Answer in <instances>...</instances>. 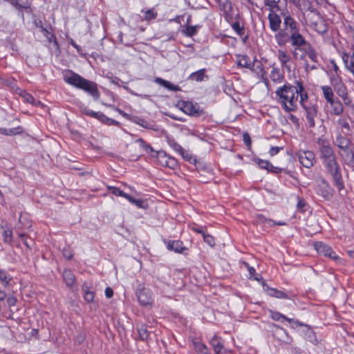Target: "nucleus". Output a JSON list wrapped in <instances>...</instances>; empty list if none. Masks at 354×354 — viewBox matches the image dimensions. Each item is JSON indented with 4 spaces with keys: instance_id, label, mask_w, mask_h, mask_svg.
Returning a JSON list of instances; mask_svg holds the SVG:
<instances>
[{
    "instance_id": "1",
    "label": "nucleus",
    "mask_w": 354,
    "mask_h": 354,
    "mask_svg": "<svg viewBox=\"0 0 354 354\" xmlns=\"http://www.w3.org/2000/svg\"><path fill=\"white\" fill-rule=\"evenodd\" d=\"M64 79L67 84L83 90L91 95L94 100H97L100 98V93L95 82L86 80L71 71L64 75Z\"/></svg>"
},
{
    "instance_id": "2",
    "label": "nucleus",
    "mask_w": 354,
    "mask_h": 354,
    "mask_svg": "<svg viewBox=\"0 0 354 354\" xmlns=\"http://www.w3.org/2000/svg\"><path fill=\"white\" fill-rule=\"evenodd\" d=\"M278 102L287 113L295 111L297 109V90L296 85L284 84L279 87L276 92Z\"/></svg>"
},
{
    "instance_id": "3",
    "label": "nucleus",
    "mask_w": 354,
    "mask_h": 354,
    "mask_svg": "<svg viewBox=\"0 0 354 354\" xmlns=\"http://www.w3.org/2000/svg\"><path fill=\"white\" fill-rule=\"evenodd\" d=\"M274 39L279 46H283L290 41L294 49L306 45V43L308 42L299 32V30L289 33L285 30H281L275 35Z\"/></svg>"
},
{
    "instance_id": "4",
    "label": "nucleus",
    "mask_w": 354,
    "mask_h": 354,
    "mask_svg": "<svg viewBox=\"0 0 354 354\" xmlns=\"http://www.w3.org/2000/svg\"><path fill=\"white\" fill-rule=\"evenodd\" d=\"M323 164L334 182L339 191L344 188L340 167L337 161V158L323 162Z\"/></svg>"
},
{
    "instance_id": "5",
    "label": "nucleus",
    "mask_w": 354,
    "mask_h": 354,
    "mask_svg": "<svg viewBox=\"0 0 354 354\" xmlns=\"http://www.w3.org/2000/svg\"><path fill=\"white\" fill-rule=\"evenodd\" d=\"M292 55L295 59L304 60L308 56L313 62H318V54L310 42H307L306 45L293 49Z\"/></svg>"
},
{
    "instance_id": "6",
    "label": "nucleus",
    "mask_w": 354,
    "mask_h": 354,
    "mask_svg": "<svg viewBox=\"0 0 354 354\" xmlns=\"http://www.w3.org/2000/svg\"><path fill=\"white\" fill-rule=\"evenodd\" d=\"M314 248L319 254L329 257L339 264L343 265L344 263V260L339 256L336 255L333 249L326 243L323 242H315Z\"/></svg>"
},
{
    "instance_id": "7",
    "label": "nucleus",
    "mask_w": 354,
    "mask_h": 354,
    "mask_svg": "<svg viewBox=\"0 0 354 354\" xmlns=\"http://www.w3.org/2000/svg\"><path fill=\"white\" fill-rule=\"evenodd\" d=\"M317 142L319 146L320 158L323 162L337 158L333 149L328 140L319 138L317 139Z\"/></svg>"
},
{
    "instance_id": "8",
    "label": "nucleus",
    "mask_w": 354,
    "mask_h": 354,
    "mask_svg": "<svg viewBox=\"0 0 354 354\" xmlns=\"http://www.w3.org/2000/svg\"><path fill=\"white\" fill-rule=\"evenodd\" d=\"M81 112L84 115L89 116L91 118L97 119L99 121H100L102 123H103L106 125H108V126H111V125L119 126L120 125L119 122H118L113 119L108 118L106 115H105L102 112H95V111H93L89 109L87 107L82 108L81 109Z\"/></svg>"
},
{
    "instance_id": "9",
    "label": "nucleus",
    "mask_w": 354,
    "mask_h": 354,
    "mask_svg": "<svg viewBox=\"0 0 354 354\" xmlns=\"http://www.w3.org/2000/svg\"><path fill=\"white\" fill-rule=\"evenodd\" d=\"M178 104L181 105L180 109L187 115L199 117L203 115L205 112L203 109H201L198 104H194L189 101H180Z\"/></svg>"
},
{
    "instance_id": "10",
    "label": "nucleus",
    "mask_w": 354,
    "mask_h": 354,
    "mask_svg": "<svg viewBox=\"0 0 354 354\" xmlns=\"http://www.w3.org/2000/svg\"><path fill=\"white\" fill-rule=\"evenodd\" d=\"M298 158L300 163L306 168H310L315 162V156L311 151H299L298 152Z\"/></svg>"
},
{
    "instance_id": "11",
    "label": "nucleus",
    "mask_w": 354,
    "mask_h": 354,
    "mask_svg": "<svg viewBox=\"0 0 354 354\" xmlns=\"http://www.w3.org/2000/svg\"><path fill=\"white\" fill-rule=\"evenodd\" d=\"M281 15L283 17V25L285 27L283 30L285 31L292 33L299 30V25L293 17L286 13H282Z\"/></svg>"
},
{
    "instance_id": "12",
    "label": "nucleus",
    "mask_w": 354,
    "mask_h": 354,
    "mask_svg": "<svg viewBox=\"0 0 354 354\" xmlns=\"http://www.w3.org/2000/svg\"><path fill=\"white\" fill-rule=\"evenodd\" d=\"M252 71H254L257 73L259 76L261 77V80L265 84V85L268 87L269 86V80L267 77V73L264 70V67L263 64L257 59H254L252 65H251Z\"/></svg>"
},
{
    "instance_id": "13",
    "label": "nucleus",
    "mask_w": 354,
    "mask_h": 354,
    "mask_svg": "<svg viewBox=\"0 0 354 354\" xmlns=\"http://www.w3.org/2000/svg\"><path fill=\"white\" fill-rule=\"evenodd\" d=\"M306 111V116L310 128L315 126V119L317 115V107L316 105H310L303 108Z\"/></svg>"
},
{
    "instance_id": "14",
    "label": "nucleus",
    "mask_w": 354,
    "mask_h": 354,
    "mask_svg": "<svg viewBox=\"0 0 354 354\" xmlns=\"http://www.w3.org/2000/svg\"><path fill=\"white\" fill-rule=\"evenodd\" d=\"M268 19L269 21L270 28L273 32H278L281 30L280 29L281 19L280 16L277 13H269L268 16Z\"/></svg>"
},
{
    "instance_id": "15",
    "label": "nucleus",
    "mask_w": 354,
    "mask_h": 354,
    "mask_svg": "<svg viewBox=\"0 0 354 354\" xmlns=\"http://www.w3.org/2000/svg\"><path fill=\"white\" fill-rule=\"evenodd\" d=\"M136 293L138 299L142 306H147L151 303V297L148 289L145 288H139Z\"/></svg>"
},
{
    "instance_id": "16",
    "label": "nucleus",
    "mask_w": 354,
    "mask_h": 354,
    "mask_svg": "<svg viewBox=\"0 0 354 354\" xmlns=\"http://www.w3.org/2000/svg\"><path fill=\"white\" fill-rule=\"evenodd\" d=\"M296 88L297 90V98L300 97L299 103L303 108L304 106H307L305 104V101L308 100V95L307 92L305 91V88L303 86V84L300 81L295 82Z\"/></svg>"
},
{
    "instance_id": "17",
    "label": "nucleus",
    "mask_w": 354,
    "mask_h": 354,
    "mask_svg": "<svg viewBox=\"0 0 354 354\" xmlns=\"http://www.w3.org/2000/svg\"><path fill=\"white\" fill-rule=\"evenodd\" d=\"M209 344L212 346L215 354H221V352L224 349L222 339L216 335L213 336Z\"/></svg>"
},
{
    "instance_id": "18",
    "label": "nucleus",
    "mask_w": 354,
    "mask_h": 354,
    "mask_svg": "<svg viewBox=\"0 0 354 354\" xmlns=\"http://www.w3.org/2000/svg\"><path fill=\"white\" fill-rule=\"evenodd\" d=\"M151 154L152 157H156L157 159V162L161 166L165 167L167 165V160L169 158V156L164 151H152Z\"/></svg>"
},
{
    "instance_id": "19",
    "label": "nucleus",
    "mask_w": 354,
    "mask_h": 354,
    "mask_svg": "<svg viewBox=\"0 0 354 354\" xmlns=\"http://www.w3.org/2000/svg\"><path fill=\"white\" fill-rule=\"evenodd\" d=\"M167 249L175 252L183 253L186 248L183 246V243L180 241H170L167 244Z\"/></svg>"
},
{
    "instance_id": "20",
    "label": "nucleus",
    "mask_w": 354,
    "mask_h": 354,
    "mask_svg": "<svg viewBox=\"0 0 354 354\" xmlns=\"http://www.w3.org/2000/svg\"><path fill=\"white\" fill-rule=\"evenodd\" d=\"M155 82L159 84L160 85L164 86L165 88L174 91H181V88L178 85H174L171 84L170 82L163 80L160 77H156L155 79Z\"/></svg>"
},
{
    "instance_id": "21",
    "label": "nucleus",
    "mask_w": 354,
    "mask_h": 354,
    "mask_svg": "<svg viewBox=\"0 0 354 354\" xmlns=\"http://www.w3.org/2000/svg\"><path fill=\"white\" fill-rule=\"evenodd\" d=\"M262 283H263V287H266V290L268 292V295L270 296H272V297H274L276 298H279V299H288V296L285 292H283L281 290H279L277 289H275V288H269L268 286H266V284L265 283L264 281H263Z\"/></svg>"
},
{
    "instance_id": "22",
    "label": "nucleus",
    "mask_w": 354,
    "mask_h": 354,
    "mask_svg": "<svg viewBox=\"0 0 354 354\" xmlns=\"http://www.w3.org/2000/svg\"><path fill=\"white\" fill-rule=\"evenodd\" d=\"M62 276L67 286L72 287L75 283V275L71 270L65 269Z\"/></svg>"
},
{
    "instance_id": "23",
    "label": "nucleus",
    "mask_w": 354,
    "mask_h": 354,
    "mask_svg": "<svg viewBox=\"0 0 354 354\" xmlns=\"http://www.w3.org/2000/svg\"><path fill=\"white\" fill-rule=\"evenodd\" d=\"M270 77L274 83H281L284 78L283 74L281 72L280 69L274 66H272Z\"/></svg>"
},
{
    "instance_id": "24",
    "label": "nucleus",
    "mask_w": 354,
    "mask_h": 354,
    "mask_svg": "<svg viewBox=\"0 0 354 354\" xmlns=\"http://www.w3.org/2000/svg\"><path fill=\"white\" fill-rule=\"evenodd\" d=\"M24 132V129L21 126H18L12 129L0 128V133L5 136H15L21 134Z\"/></svg>"
},
{
    "instance_id": "25",
    "label": "nucleus",
    "mask_w": 354,
    "mask_h": 354,
    "mask_svg": "<svg viewBox=\"0 0 354 354\" xmlns=\"http://www.w3.org/2000/svg\"><path fill=\"white\" fill-rule=\"evenodd\" d=\"M217 2L220 10L223 11L226 16L231 15L232 6L230 0H218Z\"/></svg>"
},
{
    "instance_id": "26",
    "label": "nucleus",
    "mask_w": 354,
    "mask_h": 354,
    "mask_svg": "<svg viewBox=\"0 0 354 354\" xmlns=\"http://www.w3.org/2000/svg\"><path fill=\"white\" fill-rule=\"evenodd\" d=\"M330 106L332 107L331 113L333 115H340L343 113L344 108L342 104L339 100H333L330 102H329Z\"/></svg>"
},
{
    "instance_id": "27",
    "label": "nucleus",
    "mask_w": 354,
    "mask_h": 354,
    "mask_svg": "<svg viewBox=\"0 0 354 354\" xmlns=\"http://www.w3.org/2000/svg\"><path fill=\"white\" fill-rule=\"evenodd\" d=\"M205 68H203L196 72H194L191 73L190 75L189 76V80L196 82H201L204 80L205 77H208L207 75H205Z\"/></svg>"
},
{
    "instance_id": "28",
    "label": "nucleus",
    "mask_w": 354,
    "mask_h": 354,
    "mask_svg": "<svg viewBox=\"0 0 354 354\" xmlns=\"http://www.w3.org/2000/svg\"><path fill=\"white\" fill-rule=\"evenodd\" d=\"M35 25L40 29V31L50 42H51L53 39H56L55 36L51 32H50V30L43 26L41 21H36Z\"/></svg>"
},
{
    "instance_id": "29",
    "label": "nucleus",
    "mask_w": 354,
    "mask_h": 354,
    "mask_svg": "<svg viewBox=\"0 0 354 354\" xmlns=\"http://www.w3.org/2000/svg\"><path fill=\"white\" fill-rule=\"evenodd\" d=\"M271 317L274 320L279 321L280 319H283L284 320L288 321L289 323H294L297 326H303L302 324H301L297 320H293L292 319L288 318L285 315L281 314L279 312H272Z\"/></svg>"
},
{
    "instance_id": "30",
    "label": "nucleus",
    "mask_w": 354,
    "mask_h": 354,
    "mask_svg": "<svg viewBox=\"0 0 354 354\" xmlns=\"http://www.w3.org/2000/svg\"><path fill=\"white\" fill-rule=\"evenodd\" d=\"M279 3V1L276 0H264V4L268 7L270 13H275V11L280 10Z\"/></svg>"
},
{
    "instance_id": "31",
    "label": "nucleus",
    "mask_w": 354,
    "mask_h": 354,
    "mask_svg": "<svg viewBox=\"0 0 354 354\" xmlns=\"http://www.w3.org/2000/svg\"><path fill=\"white\" fill-rule=\"evenodd\" d=\"M323 95L328 103L334 100V93L333 89L329 86H322Z\"/></svg>"
},
{
    "instance_id": "32",
    "label": "nucleus",
    "mask_w": 354,
    "mask_h": 354,
    "mask_svg": "<svg viewBox=\"0 0 354 354\" xmlns=\"http://www.w3.org/2000/svg\"><path fill=\"white\" fill-rule=\"evenodd\" d=\"M243 265L245 266V268H247L250 274V279L253 278L254 280L258 281L262 279L261 274L256 273L255 269L253 267L250 266L248 263L243 261Z\"/></svg>"
},
{
    "instance_id": "33",
    "label": "nucleus",
    "mask_w": 354,
    "mask_h": 354,
    "mask_svg": "<svg viewBox=\"0 0 354 354\" xmlns=\"http://www.w3.org/2000/svg\"><path fill=\"white\" fill-rule=\"evenodd\" d=\"M129 202H131V203L134 204L136 207H139V208H142V209H147L148 208V203H147V201H144V200H142V199H136L134 198L133 197H132L131 196H130L129 194L127 198Z\"/></svg>"
},
{
    "instance_id": "34",
    "label": "nucleus",
    "mask_w": 354,
    "mask_h": 354,
    "mask_svg": "<svg viewBox=\"0 0 354 354\" xmlns=\"http://www.w3.org/2000/svg\"><path fill=\"white\" fill-rule=\"evenodd\" d=\"M277 57L279 60L281 62V65L287 67V63L290 61V57L283 50H279Z\"/></svg>"
},
{
    "instance_id": "35",
    "label": "nucleus",
    "mask_w": 354,
    "mask_h": 354,
    "mask_svg": "<svg viewBox=\"0 0 354 354\" xmlns=\"http://www.w3.org/2000/svg\"><path fill=\"white\" fill-rule=\"evenodd\" d=\"M12 279V277L10 276L7 271L0 270V281L3 286L7 287L10 284Z\"/></svg>"
},
{
    "instance_id": "36",
    "label": "nucleus",
    "mask_w": 354,
    "mask_h": 354,
    "mask_svg": "<svg viewBox=\"0 0 354 354\" xmlns=\"http://www.w3.org/2000/svg\"><path fill=\"white\" fill-rule=\"evenodd\" d=\"M237 65L243 68L252 69L250 59L247 55L240 56L237 61Z\"/></svg>"
},
{
    "instance_id": "37",
    "label": "nucleus",
    "mask_w": 354,
    "mask_h": 354,
    "mask_svg": "<svg viewBox=\"0 0 354 354\" xmlns=\"http://www.w3.org/2000/svg\"><path fill=\"white\" fill-rule=\"evenodd\" d=\"M138 333L141 340H147L149 336V332L147 330V327L145 324H142L138 328Z\"/></svg>"
},
{
    "instance_id": "38",
    "label": "nucleus",
    "mask_w": 354,
    "mask_h": 354,
    "mask_svg": "<svg viewBox=\"0 0 354 354\" xmlns=\"http://www.w3.org/2000/svg\"><path fill=\"white\" fill-rule=\"evenodd\" d=\"M194 347L197 352H201L203 354H211L207 346L203 343L194 342Z\"/></svg>"
},
{
    "instance_id": "39",
    "label": "nucleus",
    "mask_w": 354,
    "mask_h": 354,
    "mask_svg": "<svg viewBox=\"0 0 354 354\" xmlns=\"http://www.w3.org/2000/svg\"><path fill=\"white\" fill-rule=\"evenodd\" d=\"M336 142L339 148L345 145H351V141L348 138L341 135L337 137Z\"/></svg>"
},
{
    "instance_id": "40",
    "label": "nucleus",
    "mask_w": 354,
    "mask_h": 354,
    "mask_svg": "<svg viewBox=\"0 0 354 354\" xmlns=\"http://www.w3.org/2000/svg\"><path fill=\"white\" fill-rule=\"evenodd\" d=\"M144 13V18L147 21L155 19L158 15L157 12L153 8L145 11Z\"/></svg>"
},
{
    "instance_id": "41",
    "label": "nucleus",
    "mask_w": 354,
    "mask_h": 354,
    "mask_svg": "<svg viewBox=\"0 0 354 354\" xmlns=\"http://www.w3.org/2000/svg\"><path fill=\"white\" fill-rule=\"evenodd\" d=\"M232 29L237 33L239 36H243L245 34V28L243 26H241L240 24L238 21L234 22L232 24Z\"/></svg>"
},
{
    "instance_id": "42",
    "label": "nucleus",
    "mask_w": 354,
    "mask_h": 354,
    "mask_svg": "<svg viewBox=\"0 0 354 354\" xmlns=\"http://www.w3.org/2000/svg\"><path fill=\"white\" fill-rule=\"evenodd\" d=\"M254 161L262 169L269 170L270 162L268 160H261L260 158H254Z\"/></svg>"
},
{
    "instance_id": "43",
    "label": "nucleus",
    "mask_w": 354,
    "mask_h": 354,
    "mask_svg": "<svg viewBox=\"0 0 354 354\" xmlns=\"http://www.w3.org/2000/svg\"><path fill=\"white\" fill-rule=\"evenodd\" d=\"M346 161L349 165H354V151L353 149H350L348 151L345 152Z\"/></svg>"
},
{
    "instance_id": "44",
    "label": "nucleus",
    "mask_w": 354,
    "mask_h": 354,
    "mask_svg": "<svg viewBox=\"0 0 354 354\" xmlns=\"http://www.w3.org/2000/svg\"><path fill=\"white\" fill-rule=\"evenodd\" d=\"M109 189L111 190V192L115 195V196H122V197H124L126 199L127 198L129 194L124 192L123 191L120 190L119 188L118 187H110Z\"/></svg>"
},
{
    "instance_id": "45",
    "label": "nucleus",
    "mask_w": 354,
    "mask_h": 354,
    "mask_svg": "<svg viewBox=\"0 0 354 354\" xmlns=\"http://www.w3.org/2000/svg\"><path fill=\"white\" fill-rule=\"evenodd\" d=\"M168 143H169V146L171 148H173L176 151L179 152V153H183V149L174 140L169 139L168 140Z\"/></svg>"
},
{
    "instance_id": "46",
    "label": "nucleus",
    "mask_w": 354,
    "mask_h": 354,
    "mask_svg": "<svg viewBox=\"0 0 354 354\" xmlns=\"http://www.w3.org/2000/svg\"><path fill=\"white\" fill-rule=\"evenodd\" d=\"M203 237L204 241L209 245L213 247L215 245L214 238L212 235L203 233Z\"/></svg>"
},
{
    "instance_id": "47",
    "label": "nucleus",
    "mask_w": 354,
    "mask_h": 354,
    "mask_svg": "<svg viewBox=\"0 0 354 354\" xmlns=\"http://www.w3.org/2000/svg\"><path fill=\"white\" fill-rule=\"evenodd\" d=\"M257 222L258 223H260V224H263V223H267L268 225V226L270 227V225L272 222V220L271 219H269V218H266L264 216H263L262 214H258L257 216Z\"/></svg>"
},
{
    "instance_id": "48",
    "label": "nucleus",
    "mask_w": 354,
    "mask_h": 354,
    "mask_svg": "<svg viewBox=\"0 0 354 354\" xmlns=\"http://www.w3.org/2000/svg\"><path fill=\"white\" fill-rule=\"evenodd\" d=\"M197 32L196 26H188L186 28L185 33L188 37H192L195 35Z\"/></svg>"
},
{
    "instance_id": "49",
    "label": "nucleus",
    "mask_w": 354,
    "mask_h": 354,
    "mask_svg": "<svg viewBox=\"0 0 354 354\" xmlns=\"http://www.w3.org/2000/svg\"><path fill=\"white\" fill-rule=\"evenodd\" d=\"M336 92L337 95L339 97H345V95H347V89L346 87L344 84H340L336 90Z\"/></svg>"
},
{
    "instance_id": "50",
    "label": "nucleus",
    "mask_w": 354,
    "mask_h": 354,
    "mask_svg": "<svg viewBox=\"0 0 354 354\" xmlns=\"http://www.w3.org/2000/svg\"><path fill=\"white\" fill-rule=\"evenodd\" d=\"M165 167L174 169L178 167V162L174 158L169 156L167 160V165Z\"/></svg>"
},
{
    "instance_id": "51",
    "label": "nucleus",
    "mask_w": 354,
    "mask_h": 354,
    "mask_svg": "<svg viewBox=\"0 0 354 354\" xmlns=\"http://www.w3.org/2000/svg\"><path fill=\"white\" fill-rule=\"evenodd\" d=\"M136 142L139 143L142 147H144L147 151H153V149L151 147V146L150 145L147 144L142 138L138 139Z\"/></svg>"
},
{
    "instance_id": "52",
    "label": "nucleus",
    "mask_w": 354,
    "mask_h": 354,
    "mask_svg": "<svg viewBox=\"0 0 354 354\" xmlns=\"http://www.w3.org/2000/svg\"><path fill=\"white\" fill-rule=\"evenodd\" d=\"M4 241L10 243L12 239V231L11 230H5L3 232Z\"/></svg>"
},
{
    "instance_id": "53",
    "label": "nucleus",
    "mask_w": 354,
    "mask_h": 354,
    "mask_svg": "<svg viewBox=\"0 0 354 354\" xmlns=\"http://www.w3.org/2000/svg\"><path fill=\"white\" fill-rule=\"evenodd\" d=\"M268 171H270V172H272L274 174H278V173H280L283 171H285L286 174H289V171L286 170V169H281V168H279V167H274L272 165H270V167H269V170H268Z\"/></svg>"
},
{
    "instance_id": "54",
    "label": "nucleus",
    "mask_w": 354,
    "mask_h": 354,
    "mask_svg": "<svg viewBox=\"0 0 354 354\" xmlns=\"http://www.w3.org/2000/svg\"><path fill=\"white\" fill-rule=\"evenodd\" d=\"M62 254L67 259H71L73 257V252L70 248H64L62 250Z\"/></svg>"
},
{
    "instance_id": "55",
    "label": "nucleus",
    "mask_w": 354,
    "mask_h": 354,
    "mask_svg": "<svg viewBox=\"0 0 354 354\" xmlns=\"http://www.w3.org/2000/svg\"><path fill=\"white\" fill-rule=\"evenodd\" d=\"M84 299L88 302H92L94 299V292L88 290H85Z\"/></svg>"
},
{
    "instance_id": "56",
    "label": "nucleus",
    "mask_w": 354,
    "mask_h": 354,
    "mask_svg": "<svg viewBox=\"0 0 354 354\" xmlns=\"http://www.w3.org/2000/svg\"><path fill=\"white\" fill-rule=\"evenodd\" d=\"M243 142L245 144V145L248 148H250L251 144H252V140H251L250 136L248 133L245 132L243 133Z\"/></svg>"
},
{
    "instance_id": "57",
    "label": "nucleus",
    "mask_w": 354,
    "mask_h": 354,
    "mask_svg": "<svg viewBox=\"0 0 354 354\" xmlns=\"http://www.w3.org/2000/svg\"><path fill=\"white\" fill-rule=\"evenodd\" d=\"M136 123L145 129H152L149 124L144 119L139 118Z\"/></svg>"
},
{
    "instance_id": "58",
    "label": "nucleus",
    "mask_w": 354,
    "mask_h": 354,
    "mask_svg": "<svg viewBox=\"0 0 354 354\" xmlns=\"http://www.w3.org/2000/svg\"><path fill=\"white\" fill-rule=\"evenodd\" d=\"M17 299L15 297L10 296L7 298V304L9 306H14L17 303Z\"/></svg>"
},
{
    "instance_id": "59",
    "label": "nucleus",
    "mask_w": 354,
    "mask_h": 354,
    "mask_svg": "<svg viewBox=\"0 0 354 354\" xmlns=\"http://www.w3.org/2000/svg\"><path fill=\"white\" fill-rule=\"evenodd\" d=\"M305 206H306L305 200L303 199V198H299L298 202H297V207L298 209L304 212V207Z\"/></svg>"
},
{
    "instance_id": "60",
    "label": "nucleus",
    "mask_w": 354,
    "mask_h": 354,
    "mask_svg": "<svg viewBox=\"0 0 354 354\" xmlns=\"http://www.w3.org/2000/svg\"><path fill=\"white\" fill-rule=\"evenodd\" d=\"M281 149H282V147H272L269 151V153L270 156H273L277 154Z\"/></svg>"
},
{
    "instance_id": "61",
    "label": "nucleus",
    "mask_w": 354,
    "mask_h": 354,
    "mask_svg": "<svg viewBox=\"0 0 354 354\" xmlns=\"http://www.w3.org/2000/svg\"><path fill=\"white\" fill-rule=\"evenodd\" d=\"M19 237L22 239L24 243L25 244V245L28 248H31V244L30 243H29L26 238V236L24 234H21V233H19Z\"/></svg>"
},
{
    "instance_id": "62",
    "label": "nucleus",
    "mask_w": 354,
    "mask_h": 354,
    "mask_svg": "<svg viewBox=\"0 0 354 354\" xmlns=\"http://www.w3.org/2000/svg\"><path fill=\"white\" fill-rule=\"evenodd\" d=\"M24 98H25V100L30 103V104H35V98L29 93H26L25 95H24Z\"/></svg>"
},
{
    "instance_id": "63",
    "label": "nucleus",
    "mask_w": 354,
    "mask_h": 354,
    "mask_svg": "<svg viewBox=\"0 0 354 354\" xmlns=\"http://www.w3.org/2000/svg\"><path fill=\"white\" fill-rule=\"evenodd\" d=\"M345 66L351 73L354 75V59L351 58V62Z\"/></svg>"
},
{
    "instance_id": "64",
    "label": "nucleus",
    "mask_w": 354,
    "mask_h": 354,
    "mask_svg": "<svg viewBox=\"0 0 354 354\" xmlns=\"http://www.w3.org/2000/svg\"><path fill=\"white\" fill-rule=\"evenodd\" d=\"M321 195L326 199H328L331 196V194L326 189H321Z\"/></svg>"
}]
</instances>
